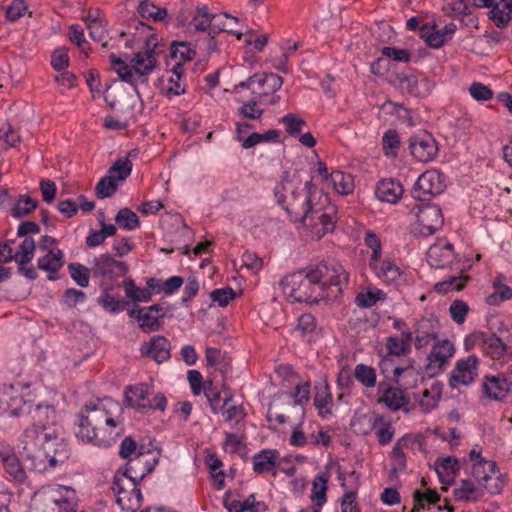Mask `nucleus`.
I'll list each match as a JSON object with an SVG mask.
<instances>
[{
	"mask_svg": "<svg viewBox=\"0 0 512 512\" xmlns=\"http://www.w3.org/2000/svg\"><path fill=\"white\" fill-rule=\"evenodd\" d=\"M242 128H249L247 123H237L236 125V139L241 142L244 149H250L260 143L276 139L278 133L275 130H269L263 134L253 132L247 137L242 135Z\"/></svg>",
	"mask_w": 512,
	"mask_h": 512,
	"instance_id": "35",
	"label": "nucleus"
},
{
	"mask_svg": "<svg viewBox=\"0 0 512 512\" xmlns=\"http://www.w3.org/2000/svg\"><path fill=\"white\" fill-rule=\"evenodd\" d=\"M278 453L276 450H263L253 457V468L258 473L270 472L276 466Z\"/></svg>",
	"mask_w": 512,
	"mask_h": 512,
	"instance_id": "44",
	"label": "nucleus"
},
{
	"mask_svg": "<svg viewBox=\"0 0 512 512\" xmlns=\"http://www.w3.org/2000/svg\"><path fill=\"white\" fill-rule=\"evenodd\" d=\"M185 68L181 63L173 64L159 78V90L166 97L179 96L185 92L186 84L183 79Z\"/></svg>",
	"mask_w": 512,
	"mask_h": 512,
	"instance_id": "17",
	"label": "nucleus"
},
{
	"mask_svg": "<svg viewBox=\"0 0 512 512\" xmlns=\"http://www.w3.org/2000/svg\"><path fill=\"white\" fill-rule=\"evenodd\" d=\"M483 354L495 362L502 364L510 358V351L507 345L497 336L488 335L483 343Z\"/></svg>",
	"mask_w": 512,
	"mask_h": 512,
	"instance_id": "32",
	"label": "nucleus"
},
{
	"mask_svg": "<svg viewBox=\"0 0 512 512\" xmlns=\"http://www.w3.org/2000/svg\"><path fill=\"white\" fill-rule=\"evenodd\" d=\"M283 85L282 77L270 73L262 76L254 75L246 82H241L235 87L236 94H244L250 92L256 95L262 103L267 105H276L280 102V96L275 95Z\"/></svg>",
	"mask_w": 512,
	"mask_h": 512,
	"instance_id": "6",
	"label": "nucleus"
},
{
	"mask_svg": "<svg viewBox=\"0 0 512 512\" xmlns=\"http://www.w3.org/2000/svg\"><path fill=\"white\" fill-rule=\"evenodd\" d=\"M222 447L224 451L229 454H238L240 456H245L247 454L244 439L238 434L225 433Z\"/></svg>",
	"mask_w": 512,
	"mask_h": 512,
	"instance_id": "51",
	"label": "nucleus"
},
{
	"mask_svg": "<svg viewBox=\"0 0 512 512\" xmlns=\"http://www.w3.org/2000/svg\"><path fill=\"white\" fill-rule=\"evenodd\" d=\"M348 278L349 275L343 265L331 260L286 275L281 281V286L290 302L317 303L338 298L342 292V285Z\"/></svg>",
	"mask_w": 512,
	"mask_h": 512,
	"instance_id": "3",
	"label": "nucleus"
},
{
	"mask_svg": "<svg viewBox=\"0 0 512 512\" xmlns=\"http://www.w3.org/2000/svg\"><path fill=\"white\" fill-rule=\"evenodd\" d=\"M223 504L229 512H259L260 506V502L255 500L254 494L241 501L233 498L230 492L225 493Z\"/></svg>",
	"mask_w": 512,
	"mask_h": 512,
	"instance_id": "38",
	"label": "nucleus"
},
{
	"mask_svg": "<svg viewBox=\"0 0 512 512\" xmlns=\"http://www.w3.org/2000/svg\"><path fill=\"white\" fill-rule=\"evenodd\" d=\"M315 178L322 189L310 181L299 185L284 181L276 185L275 198L298 228H303L311 239L319 240L335 227V208L323 190L347 196L353 193L355 183L352 174L331 169L321 160L315 164Z\"/></svg>",
	"mask_w": 512,
	"mask_h": 512,
	"instance_id": "1",
	"label": "nucleus"
},
{
	"mask_svg": "<svg viewBox=\"0 0 512 512\" xmlns=\"http://www.w3.org/2000/svg\"><path fill=\"white\" fill-rule=\"evenodd\" d=\"M125 402L127 406L145 413L148 410L164 411L167 399L162 393L153 394L151 388L145 384H136L125 388Z\"/></svg>",
	"mask_w": 512,
	"mask_h": 512,
	"instance_id": "7",
	"label": "nucleus"
},
{
	"mask_svg": "<svg viewBox=\"0 0 512 512\" xmlns=\"http://www.w3.org/2000/svg\"><path fill=\"white\" fill-rule=\"evenodd\" d=\"M116 502L122 511L136 512L142 505L141 482H112Z\"/></svg>",
	"mask_w": 512,
	"mask_h": 512,
	"instance_id": "11",
	"label": "nucleus"
},
{
	"mask_svg": "<svg viewBox=\"0 0 512 512\" xmlns=\"http://www.w3.org/2000/svg\"><path fill=\"white\" fill-rule=\"evenodd\" d=\"M248 93L236 94L237 100L243 102V105L239 108V113L245 118L258 119L262 115V109L259 107L257 102L253 100H245Z\"/></svg>",
	"mask_w": 512,
	"mask_h": 512,
	"instance_id": "58",
	"label": "nucleus"
},
{
	"mask_svg": "<svg viewBox=\"0 0 512 512\" xmlns=\"http://www.w3.org/2000/svg\"><path fill=\"white\" fill-rule=\"evenodd\" d=\"M418 444L422 446L419 438L416 436L406 435L397 441L392 452H391V471L393 475L397 477L401 471H403L406 467V458L403 450L412 448L413 445Z\"/></svg>",
	"mask_w": 512,
	"mask_h": 512,
	"instance_id": "30",
	"label": "nucleus"
},
{
	"mask_svg": "<svg viewBox=\"0 0 512 512\" xmlns=\"http://www.w3.org/2000/svg\"><path fill=\"white\" fill-rule=\"evenodd\" d=\"M409 149L412 157L422 163L434 160L438 154L436 140L426 131L416 133L410 138Z\"/></svg>",
	"mask_w": 512,
	"mask_h": 512,
	"instance_id": "14",
	"label": "nucleus"
},
{
	"mask_svg": "<svg viewBox=\"0 0 512 512\" xmlns=\"http://www.w3.org/2000/svg\"><path fill=\"white\" fill-rule=\"evenodd\" d=\"M0 459L7 473L15 479H20L22 477V466L11 448H3L0 451Z\"/></svg>",
	"mask_w": 512,
	"mask_h": 512,
	"instance_id": "47",
	"label": "nucleus"
},
{
	"mask_svg": "<svg viewBox=\"0 0 512 512\" xmlns=\"http://www.w3.org/2000/svg\"><path fill=\"white\" fill-rule=\"evenodd\" d=\"M379 402L384 404L390 410H399L405 407L408 403V398L404 392L395 387H384L383 384L379 385Z\"/></svg>",
	"mask_w": 512,
	"mask_h": 512,
	"instance_id": "34",
	"label": "nucleus"
},
{
	"mask_svg": "<svg viewBox=\"0 0 512 512\" xmlns=\"http://www.w3.org/2000/svg\"><path fill=\"white\" fill-rule=\"evenodd\" d=\"M280 122L284 126L285 131L295 138L299 136L303 128L306 126L305 119L294 113L286 114L280 119Z\"/></svg>",
	"mask_w": 512,
	"mask_h": 512,
	"instance_id": "53",
	"label": "nucleus"
},
{
	"mask_svg": "<svg viewBox=\"0 0 512 512\" xmlns=\"http://www.w3.org/2000/svg\"><path fill=\"white\" fill-rule=\"evenodd\" d=\"M87 28L89 35L96 41H101L105 38L106 27L103 20L99 17L98 11L89 13L87 17Z\"/></svg>",
	"mask_w": 512,
	"mask_h": 512,
	"instance_id": "54",
	"label": "nucleus"
},
{
	"mask_svg": "<svg viewBox=\"0 0 512 512\" xmlns=\"http://www.w3.org/2000/svg\"><path fill=\"white\" fill-rule=\"evenodd\" d=\"M141 352L161 363L170 357V343L163 336H154L150 341L142 344Z\"/></svg>",
	"mask_w": 512,
	"mask_h": 512,
	"instance_id": "31",
	"label": "nucleus"
},
{
	"mask_svg": "<svg viewBox=\"0 0 512 512\" xmlns=\"http://www.w3.org/2000/svg\"><path fill=\"white\" fill-rule=\"evenodd\" d=\"M485 394L495 400H512V371L495 376H486L483 381Z\"/></svg>",
	"mask_w": 512,
	"mask_h": 512,
	"instance_id": "21",
	"label": "nucleus"
},
{
	"mask_svg": "<svg viewBox=\"0 0 512 512\" xmlns=\"http://www.w3.org/2000/svg\"><path fill=\"white\" fill-rule=\"evenodd\" d=\"M36 249L32 238H25L14 248V260L18 265H26L31 262Z\"/></svg>",
	"mask_w": 512,
	"mask_h": 512,
	"instance_id": "49",
	"label": "nucleus"
},
{
	"mask_svg": "<svg viewBox=\"0 0 512 512\" xmlns=\"http://www.w3.org/2000/svg\"><path fill=\"white\" fill-rule=\"evenodd\" d=\"M94 271L98 275H124L127 271L123 262L115 260L108 254L100 255L95 259Z\"/></svg>",
	"mask_w": 512,
	"mask_h": 512,
	"instance_id": "37",
	"label": "nucleus"
},
{
	"mask_svg": "<svg viewBox=\"0 0 512 512\" xmlns=\"http://www.w3.org/2000/svg\"><path fill=\"white\" fill-rule=\"evenodd\" d=\"M443 385L434 381L423 391L414 394V401L423 413H429L435 409L442 397Z\"/></svg>",
	"mask_w": 512,
	"mask_h": 512,
	"instance_id": "29",
	"label": "nucleus"
},
{
	"mask_svg": "<svg viewBox=\"0 0 512 512\" xmlns=\"http://www.w3.org/2000/svg\"><path fill=\"white\" fill-rule=\"evenodd\" d=\"M479 8H489V18L499 28L505 27L512 16V0H473Z\"/></svg>",
	"mask_w": 512,
	"mask_h": 512,
	"instance_id": "24",
	"label": "nucleus"
},
{
	"mask_svg": "<svg viewBox=\"0 0 512 512\" xmlns=\"http://www.w3.org/2000/svg\"><path fill=\"white\" fill-rule=\"evenodd\" d=\"M445 181L443 175L436 169L422 173L415 183L413 193L419 199L438 195L444 191Z\"/></svg>",
	"mask_w": 512,
	"mask_h": 512,
	"instance_id": "16",
	"label": "nucleus"
},
{
	"mask_svg": "<svg viewBox=\"0 0 512 512\" xmlns=\"http://www.w3.org/2000/svg\"><path fill=\"white\" fill-rule=\"evenodd\" d=\"M368 264L375 277L386 284L398 286L406 282L405 272L388 255L370 256Z\"/></svg>",
	"mask_w": 512,
	"mask_h": 512,
	"instance_id": "10",
	"label": "nucleus"
},
{
	"mask_svg": "<svg viewBox=\"0 0 512 512\" xmlns=\"http://www.w3.org/2000/svg\"><path fill=\"white\" fill-rule=\"evenodd\" d=\"M479 364L480 360L475 354L459 358L450 372V387L460 388L473 383L478 376Z\"/></svg>",
	"mask_w": 512,
	"mask_h": 512,
	"instance_id": "12",
	"label": "nucleus"
},
{
	"mask_svg": "<svg viewBox=\"0 0 512 512\" xmlns=\"http://www.w3.org/2000/svg\"><path fill=\"white\" fill-rule=\"evenodd\" d=\"M123 288L125 296L134 303H147L152 298L150 289L137 287L131 279L123 282Z\"/></svg>",
	"mask_w": 512,
	"mask_h": 512,
	"instance_id": "48",
	"label": "nucleus"
},
{
	"mask_svg": "<svg viewBox=\"0 0 512 512\" xmlns=\"http://www.w3.org/2000/svg\"><path fill=\"white\" fill-rule=\"evenodd\" d=\"M235 296L236 294L231 287L218 288L210 293L212 303L222 308L226 307Z\"/></svg>",
	"mask_w": 512,
	"mask_h": 512,
	"instance_id": "63",
	"label": "nucleus"
},
{
	"mask_svg": "<svg viewBox=\"0 0 512 512\" xmlns=\"http://www.w3.org/2000/svg\"><path fill=\"white\" fill-rule=\"evenodd\" d=\"M456 348L454 344L445 339L433 344L427 356L426 369L431 375L441 372L454 356Z\"/></svg>",
	"mask_w": 512,
	"mask_h": 512,
	"instance_id": "18",
	"label": "nucleus"
},
{
	"mask_svg": "<svg viewBox=\"0 0 512 512\" xmlns=\"http://www.w3.org/2000/svg\"><path fill=\"white\" fill-rule=\"evenodd\" d=\"M504 277L499 275L493 281L494 292L487 297V303L490 305H498L503 301L512 298V288L504 283Z\"/></svg>",
	"mask_w": 512,
	"mask_h": 512,
	"instance_id": "46",
	"label": "nucleus"
},
{
	"mask_svg": "<svg viewBox=\"0 0 512 512\" xmlns=\"http://www.w3.org/2000/svg\"><path fill=\"white\" fill-rule=\"evenodd\" d=\"M195 56V51L187 42H178L171 47V57L174 64L191 61Z\"/></svg>",
	"mask_w": 512,
	"mask_h": 512,
	"instance_id": "55",
	"label": "nucleus"
},
{
	"mask_svg": "<svg viewBox=\"0 0 512 512\" xmlns=\"http://www.w3.org/2000/svg\"><path fill=\"white\" fill-rule=\"evenodd\" d=\"M387 298L386 293L375 286H367L360 289L358 292L355 303L361 308H370L379 302L385 301Z\"/></svg>",
	"mask_w": 512,
	"mask_h": 512,
	"instance_id": "39",
	"label": "nucleus"
},
{
	"mask_svg": "<svg viewBox=\"0 0 512 512\" xmlns=\"http://www.w3.org/2000/svg\"><path fill=\"white\" fill-rule=\"evenodd\" d=\"M138 11L143 18L153 19L154 21H162L167 16L166 9L157 7L154 3L148 0L141 2Z\"/></svg>",
	"mask_w": 512,
	"mask_h": 512,
	"instance_id": "56",
	"label": "nucleus"
},
{
	"mask_svg": "<svg viewBox=\"0 0 512 512\" xmlns=\"http://www.w3.org/2000/svg\"><path fill=\"white\" fill-rule=\"evenodd\" d=\"M411 339L410 331H403L399 336H389L386 340L387 354L389 356L404 355L410 348Z\"/></svg>",
	"mask_w": 512,
	"mask_h": 512,
	"instance_id": "41",
	"label": "nucleus"
},
{
	"mask_svg": "<svg viewBox=\"0 0 512 512\" xmlns=\"http://www.w3.org/2000/svg\"><path fill=\"white\" fill-rule=\"evenodd\" d=\"M456 31L454 23L439 26L435 22H427L420 27V36L432 48H440L452 38Z\"/></svg>",
	"mask_w": 512,
	"mask_h": 512,
	"instance_id": "22",
	"label": "nucleus"
},
{
	"mask_svg": "<svg viewBox=\"0 0 512 512\" xmlns=\"http://www.w3.org/2000/svg\"><path fill=\"white\" fill-rule=\"evenodd\" d=\"M34 423L22 436L19 453L26 467L36 472H46L67 457V445L56 426V411L51 406L37 405L33 412Z\"/></svg>",
	"mask_w": 512,
	"mask_h": 512,
	"instance_id": "2",
	"label": "nucleus"
},
{
	"mask_svg": "<svg viewBox=\"0 0 512 512\" xmlns=\"http://www.w3.org/2000/svg\"><path fill=\"white\" fill-rule=\"evenodd\" d=\"M212 20L213 14L209 12L207 6H199L196 8L195 13L189 23V31L212 33Z\"/></svg>",
	"mask_w": 512,
	"mask_h": 512,
	"instance_id": "42",
	"label": "nucleus"
},
{
	"mask_svg": "<svg viewBox=\"0 0 512 512\" xmlns=\"http://www.w3.org/2000/svg\"><path fill=\"white\" fill-rule=\"evenodd\" d=\"M39 257L37 266L48 273L49 280L57 278L58 271L64 266V254L58 247L57 242L50 236H42L38 243Z\"/></svg>",
	"mask_w": 512,
	"mask_h": 512,
	"instance_id": "9",
	"label": "nucleus"
},
{
	"mask_svg": "<svg viewBox=\"0 0 512 512\" xmlns=\"http://www.w3.org/2000/svg\"><path fill=\"white\" fill-rule=\"evenodd\" d=\"M379 423H381V415L374 413L368 405L362 403L356 409L350 425L355 433L368 435Z\"/></svg>",
	"mask_w": 512,
	"mask_h": 512,
	"instance_id": "26",
	"label": "nucleus"
},
{
	"mask_svg": "<svg viewBox=\"0 0 512 512\" xmlns=\"http://www.w3.org/2000/svg\"><path fill=\"white\" fill-rule=\"evenodd\" d=\"M311 386L305 381L296 385L293 391L287 394L290 399L294 400L295 405L303 406L310 399Z\"/></svg>",
	"mask_w": 512,
	"mask_h": 512,
	"instance_id": "62",
	"label": "nucleus"
},
{
	"mask_svg": "<svg viewBox=\"0 0 512 512\" xmlns=\"http://www.w3.org/2000/svg\"><path fill=\"white\" fill-rule=\"evenodd\" d=\"M37 207V201L29 195H22L18 198L13 208L14 217H22L29 214Z\"/></svg>",
	"mask_w": 512,
	"mask_h": 512,
	"instance_id": "64",
	"label": "nucleus"
},
{
	"mask_svg": "<svg viewBox=\"0 0 512 512\" xmlns=\"http://www.w3.org/2000/svg\"><path fill=\"white\" fill-rule=\"evenodd\" d=\"M456 260V253L451 243L440 239L427 251V262L434 268H445Z\"/></svg>",
	"mask_w": 512,
	"mask_h": 512,
	"instance_id": "25",
	"label": "nucleus"
},
{
	"mask_svg": "<svg viewBox=\"0 0 512 512\" xmlns=\"http://www.w3.org/2000/svg\"><path fill=\"white\" fill-rule=\"evenodd\" d=\"M30 400H24L14 385L4 386L0 392V412L10 416H18L30 410Z\"/></svg>",
	"mask_w": 512,
	"mask_h": 512,
	"instance_id": "19",
	"label": "nucleus"
},
{
	"mask_svg": "<svg viewBox=\"0 0 512 512\" xmlns=\"http://www.w3.org/2000/svg\"><path fill=\"white\" fill-rule=\"evenodd\" d=\"M111 68L120 80L130 85L138 98L148 90L150 74L156 68V58L150 51L139 52L129 62L124 61L115 54L109 56Z\"/></svg>",
	"mask_w": 512,
	"mask_h": 512,
	"instance_id": "5",
	"label": "nucleus"
},
{
	"mask_svg": "<svg viewBox=\"0 0 512 512\" xmlns=\"http://www.w3.org/2000/svg\"><path fill=\"white\" fill-rule=\"evenodd\" d=\"M314 398L315 407L322 418H326L332 414L333 397L329 390L326 379H323L316 387Z\"/></svg>",
	"mask_w": 512,
	"mask_h": 512,
	"instance_id": "36",
	"label": "nucleus"
},
{
	"mask_svg": "<svg viewBox=\"0 0 512 512\" xmlns=\"http://www.w3.org/2000/svg\"><path fill=\"white\" fill-rule=\"evenodd\" d=\"M132 171L131 161L125 157L118 159L109 170V175L117 181H124Z\"/></svg>",
	"mask_w": 512,
	"mask_h": 512,
	"instance_id": "61",
	"label": "nucleus"
},
{
	"mask_svg": "<svg viewBox=\"0 0 512 512\" xmlns=\"http://www.w3.org/2000/svg\"><path fill=\"white\" fill-rule=\"evenodd\" d=\"M434 470L440 480L454 478L460 471L459 460L454 456H440L433 464Z\"/></svg>",
	"mask_w": 512,
	"mask_h": 512,
	"instance_id": "40",
	"label": "nucleus"
},
{
	"mask_svg": "<svg viewBox=\"0 0 512 512\" xmlns=\"http://www.w3.org/2000/svg\"><path fill=\"white\" fill-rule=\"evenodd\" d=\"M400 89L414 96L425 97L432 91L433 85L422 74L400 73L396 76Z\"/></svg>",
	"mask_w": 512,
	"mask_h": 512,
	"instance_id": "23",
	"label": "nucleus"
},
{
	"mask_svg": "<svg viewBox=\"0 0 512 512\" xmlns=\"http://www.w3.org/2000/svg\"><path fill=\"white\" fill-rule=\"evenodd\" d=\"M468 460L471 463L472 476L475 480H490L497 473L496 463L485 459L479 447L470 450Z\"/></svg>",
	"mask_w": 512,
	"mask_h": 512,
	"instance_id": "27",
	"label": "nucleus"
},
{
	"mask_svg": "<svg viewBox=\"0 0 512 512\" xmlns=\"http://www.w3.org/2000/svg\"><path fill=\"white\" fill-rule=\"evenodd\" d=\"M245 29L246 25L242 23V21L239 18L233 17L227 13L213 14V34L226 32L240 39Z\"/></svg>",
	"mask_w": 512,
	"mask_h": 512,
	"instance_id": "28",
	"label": "nucleus"
},
{
	"mask_svg": "<svg viewBox=\"0 0 512 512\" xmlns=\"http://www.w3.org/2000/svg\"><path fill=\"white\" fill-rule=\"evenodd\" d=\"M400 145L399 135L395 130H388L382 138L383 151L388 157H395L397 155Z\"/></svg>",
	"mask_w": 512,
	"mask_h": 512,
	"instance_id": "60",
	"label": "nucleus"
},
{
	"mask_svg": "<svg viewBox=\"0 0 512 512\" xmlns=\"http://www.w3.org/2000/svg\"><path fill=\"white\" fill-rule=\"evenodd\" d=\"M467 281V277L463 274L459 276H450L445 280L437 283L435 285V290L438 293L446 294L451 291H459L461 290Z\"/></svg>",
	"mask_w": 512,
	"mask_h": 512,
	"instance_id": "57",
	"label": "nucleus"
},
{
	"mask_svg": "<svg viewBox=\"0 0 512 512\" xmlns=\"http://www.w3.org/2000/svg\"><path fill=\"white\" fill-rule=\"evenodd\" d=\"M420 379L418 368L413 365L396 367L394 369V380L402 387L408 389L417 385Z\"/></svg>",
	"mask_w": 512,
	"mask_h": 512,
	"instance_id": "43",
	"label": "nucleus"
},
{
	"mask_svg": "<svg viewBox=\"0 0 512 512\" xmlns=\"http://www.w3.org/2000/svg\"><path fill=\"white\" fill-rule=\"evenodd\" d=\"M163 308L160 304H153L147 307H140L133 304L128 308V316L137 321L139 328L146 333L159 330L161 326Z\"/></svg>",
	"mask_w": 512,
	"mask_h": 512,
	"instance_id": "13",
	"label": "nucleus"
},
{
	"mask_svg": "<svg viewBox=\"0 0 512 512\" xmlns=\"http://www.w3.org/2000/svg\"><path fill=\"white\" fill-rule=\"evenodd\" d=\"M375 194L381 202L396 204L402 197L403 188L394 179H382L376 186Z\"/></svg>",
	"mask_w": 512,
	"mask_h": 512,
	"instance_id": "33",
	"label": "nucleus"
},
{
	"mask_svg": "<svg viewBox=\"0 0 512 512\" xmlns=\"http://www.w3.org/2000/svg\"><path fill=\"white\" fill-rule=\"evenodd\" d=\"M415 332V347L417 349L427 346L437 335L429 320H422Z\"/></svg>",
	"mask_w": 512,
	"mask_h": 512,
	"instance_id": "50",
	"label": "nucleus"
},
{
	"mask_svg": "<svg viewBox=\"0 0 512 512\" xmlns=\"http://www.w3.org/2000/svg\"><path fill=\"white\" fill-rule=\"evenodd\" d=\"M122 406L105 397L86 406L79 417L76 436L82 442L110 446L124 432Z\"/></svg>",
	"mask_w": 512,
	"mask_h": 512,
	"instance_id": "4",
	"label": "nucleus"
},
{
	"mask_svg": "<svg viewBox=\"0 0 512 512\" xmlns=\"http://www.w3.org/2000/svg\"><path fill=\"white\" fill-rule=\"evenodd\" d=\"M45 495L58 507L59 512H84L77 509L76 491L71 486L54 483L46 488Z\"/></svg>",
	"mask_w": 512,
	"mask_h": 512,
	"instance_id": "15",
	"label": "nucleus"
},
{
	"mask_svg": "<svg viewBox=\"0 0 512 512\" xmlns=\"http://www.w3.org/2000/svg\"><path fill=\"white\" fill-rule=\"evenodd\" d=\"M412 214L416 217L419 232L431 235L443 224L442 212L437 205H422L414 208Z\"/></svg>",
	"mask_w": 512,
	"mask_h": 512,
	"instance_id": "20",
	"label": "nucleus"
},
{
	"mask_svg": "<svg viewBox=\"0 0 512 512\" xmlns=\"http://www.w3.org/2000/svg\"><path fill=\"white\" fill-rule=\"evenodd\" d=\"M117 224L125 230H134L139 226L137 215L128 208L121 209L115 217Z\"/></svg>",
	"mask_w": 512,
	"mask_h": 512,
	"instance_id": "59",
	"label": "nucleus"
},
{
	"mask_svg": "<svg viewBox=\"0 0 512 512\" xmlns=\"http://www.w3.org/2000/svg\"><path fill=\"white\" fill-rule=\"evenodd\" d=\"M158 451H139L137 457L120 467L114 476V480H144L152 472L159 461Z\"/></svg>",
	"mask_w": 512,
	"mask_h": 512,
	"instance_id": "8",
	"label": "nucleus"
},
{
	"mask_svg": "<svg viewBox=\"0 0 512 512\" xmlns=\"http://www.w3.org/2000/svg\"><path fill=\"white\" fill-rule=\"evenodd\" d=\"M354 376L356 380L366 388H373L376 385V371L371 366L357 364L354 368Z\"/></svg>",
	"mask_w": 512,
	"mask_h": 512,
	"instance_id": "52",
	"label": "nucleus"
},
{
	"mask_svg": "<svg viewBox=\"0 0 512 512\" xmlns=\"http://www.w3.org/2000/svg\"><path fill=\"white\" fill-rule=\"evenodd\" d=\"M482 482H461V485L454 489V496L457 500L476 501L482 496Z\"/></svg>",
	"mask_w": 512,
	"mask_h": 512,
	"instance_id": "45",
	"label": "nucleus"
}]
</instances>
